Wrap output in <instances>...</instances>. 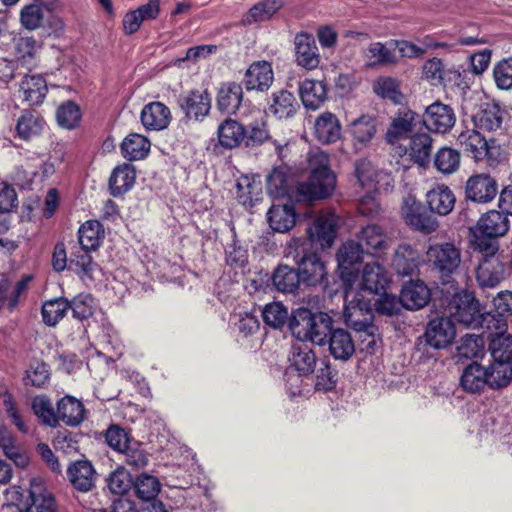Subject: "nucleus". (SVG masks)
<instances>
[{"label":"nucleus","instance_id":"f3484780","mask_svg":"<svg viewBox=\"0 0 512 512\" xmlns=\"http://www.w3.org/2000/svg\"><path fill=\"white\" fill-rule=\"evenodd\" d=\"M66 474L69 483L79 492H89L95 486L96 471L88 460L71 462L67 467Z\"/></svg>","mask_w":512,"mask_h":512},{"label":"nucleus","instance_id":"7ed1b4c3","mask_svg":"<svg viewBox=\"0 0 512 512\" xmlns=\"http://www.w3.org/2000/svg\"><path fill=\"white\" fill-rule=\"evenodd\" d=\"M427 262L443 283L453 281L462 264L461 249L453 242L431 244L426 251Z\"/></svg>","mask_w":512,"mask_h":512},{"label":"nucleus","instance_id":"4c0bfd02","mask_svg":"<svg viewBox=\"0 0 512 512\" xmlns=\"http://www.w3.org/2000/svg\"><path fill=\"white\" fill-rule=\"evenodd\" d=\"M299 94L306 108L316 110L326 100V85L322 81L305 79L299 85Z\"/></svg>","mask_w":512,"mask_h":512},{"label":"nucleus","instance_id":"13d9d810","mask_svg":"<svg viewBox=\"0 0 512 512\" xmlns=\"http://www.w3.org/2000/svg\"><path fill=\"white\" fill-rule=\"evenodd\" d=\"M270 135L267 121L264 116L254 119L245 127V146L254 147L262 145L269 140Z\"/></svg>","mask_w":512,"mask_h":512},{"label":"nucleus","instance_id":"69168bd1","mask_svg":"<svg viewBox=\"0 0 512 512\" xmlns=\"http://www.w3.org/2000/svg\"><path fill=\"white\" fill-rule=\"evenodd\" d=\"M373 89L378 96L389 99L395 104H399L403 100L397 81L391 77H380L374 83Z\"/></svg>","mask_w":512,"mask_h":512},{"label":"nucleus","instance_id":"1a4fd4ad","mask_svg":"<svg viewBox=\"0 0 512 512\" xmlns=\"http://www.w3.org/2000/svg\"><path fill=\"white\" fill-rule=\"evenodd\" d=\"M401 215L406 224L426 234L436 231L438 227L437 220L425 211L413 195L403 199Z\"/></svg>","mask_w":512,"mask_h":512},{"label":"nucleus","instance_id":"39448f33","mask_svg":"<svg viewBox=\"0 0 512 512\" xmlns=\"http://www.w3.org/2000/svg\"><path fill=\"white\" fill-rule=\"evenodd\" d=\"M304 244L302 239H292L287 245L286 256L294 254L293 260L298 265L301 281L308 286H316L324 281L327 275L326 267L316 253L304 254L300 257L299 250L304 251Z\"/></svg>","mask_w":512,"mask_h":512},{"label":"nucleus","instance_id":"cd10ccee","mask_svg":"<svg viewBox=\"0 0 512 512\" xmlns=\"http://www.w3.org/2000/svg\"><path fill=\"white\" fill-rule=\"evenodd\" d=\"M243 100V89L236 82L222 83L217 92V109L225 114H235Z\"/></svg>","mask_w":512,"mask_h":512},{"label":"nucleus","instance_id":"9d476101","mask_svg":"<svg viewBox=\"0 0 512 512\" xmlns=\"http://www.w3.org/2000/svg\"><path fill=\"white\" fill-rule=\"evenodd\" d=\"M497 193L498 183L494 177L487 173L470 176L465 185L466 199L475 203H489L496 197Z\"/></svg>","mask_w":512,"mask_h":512},{"label":"nucleus","instance_id":"680f3d73","mask_svg":"<svg viewBox=\"0 0 512 512\" xmlns=\"http://www.w3.org/2000/svg\"><path fill=\"white\" fill-rule=\"evenodd\" d=\"M434 165L443 174L454 173L460 165V154L457 150L443 147L435 155Z\"/></svg>","mask_w":512,"mask_h":512},{"label":"nucleus","instance_id":"4468645a","mask_svg":"<svg viewBox=\"0 0 512 512\" xmlns=\"http://www.w3.org/2000/svg\"><path fill=\"white\" fill-rule=\"evenodd\" d=\"M420 122V116L416 112L407 108L399 109L385 134L387 143L396 145L399 141L408 138L416 124Z\"/></svg>","mask_w":512,"mask_h":512},{"label":"nucleus","instance_id":"f8f14e48","mask_svg":"<svg viewBox=\"0 0 512 512\" xmlns=\"http://www.w3.org/2000/svg\"><path fill=\"white\" fill-rule=\"evenodd\" d=\"M504 257L483 258L476 268V281L485 288H496L507 277Z\"/></svg>","mask_w":512,"mask_h":512},{"label":"nucleus","instance_id":"a878e982","mask_svg":"<svg viewBox=\"0 0 512 512\" xmlns=\"http://www.w3.org/2000/svg\"><path fill=\"white\" fill-rule=\"evenodd\" d=\"M140 118L147 130L160 131L170 124L171 112L162 102H151L143 107Z\"/></svg>","mask_w":512,"mask_h":512},{"label":"nucleus","instance_id":"c9c22d12","mask_svg":"<svg viewBox=\"0 0 512 512\" xmlns=\"http://www.w3.org/2000/svg\"><path fill=\"white\" fill-rule=\"evenodd\" d=\"M269 226L276 232L285 233L295 225L294 208L288 204H274L267 212Z\"/></svg>","mask_w":512,"mask_h":512},{"label":"nucleus","instance_id":"ddd939ff","mask_svg":"<svg viewBox=\"0 0 512 512\" xmlns=\"http://www.w3.org/2000/svg\"><path fill=\"white\" fill-rule=\"evenodd\" d=\"M493 306L494 313H485L482 327L489 331H506L507 322L505 316L512 315V291H500L493 298Z\"/></svg>","mask_w":512,"mask_h":512},{"label":"nucleus","instance_id":"aec40b11","mask_svg":"<svg viewBox=\"0 0 512 512\" xmlns=\"http://www.w3.org/2000/svg\"><path fill=\"white\" fill-rule=\"evenodd\" d=\"M274 80L272 66L267 61L253 62L245 72L243 84L247 91H267Z\"/></svg>","mask_w":512,"mask_h":512},{"label":"nucleus","instance_id":"c85d7f7f","mask_svg":"<svg viewBox=\"0 0 512 512\" xmlns=\"http://www.w3.org/2000/svg\"><path fill=\"white\" fill-rule=\"evenodd\" d=\"M348 131L353 138L355 147L362 149L366 147L376 135V119L371 115L363 114L350 122Z\"/></svg>","mask_w":512,"mask_h":512},{"label":"nucleus","instance_id":"20e7f679","mask_svg":"<svg viewBox=\"0 0 512 512\" xmlns=\"http://www.w3.org/2000/svg\"><path fill=\"white\" fill-rule=\"evenodd\" d=\"M355 173L360 186L367 192V195L360 200L358 211L363 216H373L377 212V204L371 196V193L379 192L381 190V180H384L388 185L391 179L390 175L377 172L372 163L367 160H360L357 162Z\"/></svg>","mask_w":512,"mask_h":512},{"label":"nucleus","instance_id":"37998d69","mask_svg":"<svg viewBox=\"0 0 512 512\" xmlns=\"http://www.w3.org/2000/svg\"><path fill=\"white\" fill-rule=\"evenodd\" d=\"M504 111L495 103H486L474 115L475 125L483 130L495 131L500 128L503 121Z\"/></svg>","mask_w":512,"mask_h":512},{"label":"nucleus","instance_id":"09e8293b","mask_svg":"<svg viewBox=\"0 0 512 512\" xmlns=\"http://www.w3.org/2000/svg\"><path fill=\"white\" fill-rule=\"evenodd\" d=\"M432 138L427 133H418L411 137L409 154L411 159L420 166L430 162Z\"/></svg>","mask_w":512,"mask_h":512},{"label":"nucleus","instance_id":"72a5a7b5","mask_svg":"<svg viewBox=\"0 0 512 512\" xmlns=\"http://www.w3.org/2000/svg\"><path fill=\"white\" fill-rule=\"evenodd\" d=\"M85 419V408L81 401L66 395L57 403V421H63L68 426H78Z\"/></svg>","mask_w":512,"mask_h":512},{"label":"nucleus","instance_id":"9b49d317","mask_svg":"<svg viewBox=\"0 0 512 512\" xmlns=\"http://www.w3.org/2000/svg\"><path fill=\"white\" fill-rule=\"evenodd\" d=\"M420 119L429 131L445 134L455 125L456 115L449 105L435 102L426 108Z\"/></svg>","mask_w":512,"mask_h":512},{"label":"nucleus","instance_id":"dca6fc26","mask_svg":"<svg viewBox=\"0 0 512 512\" xmlns=\"http://www.w3.org/2000/svg\"><path fill=\"white\" fill-rule=\"evenodd\" d=\"M455 336V325L448 317H437L430 320L425 331L427 344L436 349L449 346Z\"/></svg>","mask_w":512,"mask_h":512},{"label":"nucleus","instance_id":"412c9836","mask_svg":"<svg viewBox=\"0 0 512 512\" xmlns=\"http://www.w3.org/2000/svg\"><path fill=\"white\" fill-rule=\"evenodd\" d=\"M343 318L348 327L358 332L373 323V312L368 302L354 298L345 305Z\"/></svg>","mask_w":512,"mask_h":512},{"label":"nucleus","instance_id":"a19ab883","mask_svg":"<svg viewBox=\"0 0 512 512\" xmlns=\"http://www.w3.org/2000/svg\"><path fill=\"white\" fill-rule=\"evenodd\" d=\"M460 385L468 393L481 392L485 386H488L485 368L477 363L468 365L461 375Z\"/></svg>","mask_w":512,"mask_h":512},{"label":"nucleus","instance_id":"7c9ffc66","mask_svg":"<svg viewBox=\"0 0 512 512\" xmlns=\"http://www.w3.org/2000/svg\"><path fill=\"white\" fill-rule=\"evenodd\" d=\"M217 136L220 146L225 149L245 145V126L234 119H225L218 126Z\"/></svg>","mask_w":512,"mask_h":512},{"label":"nucleus","instance_id":"603ef678","mask_svg":"<svg viewBox=\"0 0 512 512\" xmlns=\"http://www.w3.org/2000/svg\"><path fill=\"white\" fill-rule=\"evenodd\" d=\"M236 197L244 206H253L261 194V183L247 175H242L236 182Z\"/></svg>","mask_w":512,"mask_h":512},{"label":"nucleus","instance_id":"58836bf2","mask_svg":"<svg viewBox=\"0 0 512 512\" xmlns=\"http://www.w3.org/2000/svg\"><path fill=\"white\" fill-rule=\"evenodd\" d=\"M389 282L388 273L384 266L378 262L367 263L362 273V288L378 294L384 290Z\"/></svg>","mask_w":512,"mask_h":512},{"label":"nucleus","instance_id":"3c124183","mask_svg":"<svg viewBox=\"0 0 512 512\" xmlns=\"http://www.w3.org/2000/svg\"><path fill=\"white\" fill-rule=\"evenodd\" d=\"M499 237L489 236L478 229H471V239L470 244L474 251L479 252L483 258L488 257H502L503 255L499 254Z\"/></svg>","mask_w":512,"mask_h":512},{"label":"nucleus","instance_id":"5701e85b","mask_svg":"<svg viewBox=\"0 0 512 512\" xmlns=\"http://www.w3.org/2000/svg\"><path fill=\"white\" fill-rule=\"evenodd\" d=\"M179 105L188 118L200 120L211 109V97L207 91L193 90L179 98Z\"/></svg>","mask_w":512,"mask_h":512},{"label":"nucleus","instance_id":"052dcab7","mask_svg":"<svg viewBox=\"0 0 512 512\" xmlns=\"http://www.w3.org/2000/svg\"><path fill=\"white\" fill-rule=\"evenodd\" d=\"M39 4H26L19 13V21L21 26L28 31L38 30L43 26L44 12Z\"/></svg>","mask_w":512,"mask_h":512},{"label":"nucleus","instance_id":"393cba45","mask_svg":"<svg viewBox=\"0 0 512 512\" xmlns=\"http://www.w3.org/2000/svg\"><path fill=\"white\" fill-rule=\"evenodd\" d=\"M420 254L409 244H401L395 250L392 267L398 275L412 277L418 271Z\"/></svg>","mask_w":512,"mask_h":512},{"label":"nucleus","instance_id":"473e14b6","mask_svg":"<svg viewBox=\"0 0 512 512\" xmlns=\"http://www.w3.org/2000/svg\"><path fill=\"white\" fill-rule=\"evenodd\" d=\"M327 343L330 354L336 360L347 361L355 352V344L350 333L342 328L333 329Z\"/></svg>","mask_w":512,"mask_h":512},{"label":"nucleus","instance_id":"f03ea898","mask_svg":"<svg viewBox=\"0 0 512 512\" xmlns=\"http://www.w3.org/2000/svg\"><path fill=\"white\" fill-rule=\"evenodd\" d=\"M292 335L299 341H310L324 345L333 330L332 319L325 313L314 314L308 309H299L289 323Z\"/></svg>","mask_w":512,"mask_h":512},{"label":"nucleus","instance_id":"b1692460","mask_svg":"<svg viewBox=\"0 0 512 512\" xmlns=\"http://www.w3.org/2000/svg\"><path fill=\"white\" fill-rule=\"evenodd\" d=\"M289 362L290 369L300 375H310L315 371L317 358L309 344L299 341L291 347Z\"/></svg>","mask_w":512,"mask_h":512},{"label":"nucleus","instance_id":"0eeeda50","mask_svg":"<svg viewBox=\"0 0 512 512\" xmlns=\"http://www.w3.org/2000/svg\"><path fill=\"white\" fill-rule=\"evenodd\" d=\"M338 217L334 213H321L306 232L312 247L321 249L332 246L337 233Z\"/></svg>","mask_w":512,"mask_h":512},{"label":"nucleus","instance_id":"6ab92c4d","mask_svg":"<svg viewBox=\"0 0 512 512\" xmlns=\"http://www.w3.org/2000/svg\"><path fill=\"white\" fill-rule=\"evenodd\" d=\"M296 63L307 69H316L320 64V54L314 37L307 33H299L294 39Z\"/></svg>","mask_w":512,"mask_h":512},{"label":"nucleus","instance_id":"2eb2a0df","mask_svg":"<svg viewBox=\"0 0 512 512\" xmlns=\"http://www.w3.org/2000/svg\"><path fill=\"white\" fill-rule=\"evenodd\" d=\"M41 44L34 36L15 34L12 38V53L18 65L32 69L37 64Z\"/></svg>","mask_w":512,"mask_h":512},{"label":"nucleus","instance_id":"a18cd8bd","mask_svg":"<svg viewBox=\"0 0 512 512\" xmlns=\"http://www.w3.org/2000/svg\"><path fill=\"white\" fill-rule=\"evenodd\" d=\"M20 89L23 92L24 100L29 105L41 104L48 91L46 80L40 75L24 77L20 84Z\"/></svg>","mask_w":512,"mask_h":512},{"label":"nucleus","instance_id":"8fccbe9b","mask_svg":"<svg viewBox=\"0 0 512 512\" xmlns=\"http://www.w3.org/2000/svg\"><path fill=\"white\" fill-rule=\"evenodd\" d=\"M102 224L97 220H88L78 230L79 246L88 250H96L103 238Z\"/></svg>","mask_w":512,"mask_h":512},{"label":"nucleus","instance_id":"4be33fe9","mask_svg":"<svg viewBox=\"0 0 512 512\" xmlns=\"http://www.w3.org/2000/svg\"><path fill=\"white\" fill-rule=\"evenodd\" d=\"M462 150L476 161L491 157L488 141L475 129L462 131L457 138Z\"/></svg>","mask_w":512,"mask_h":512},{"label":"nucleus","instance_id":"c756f323","mask_svg":"<svg viewBox=\"0 0 512 512\" xmlns=\"http://www.w3.org/2000/svg\"><path fill=\"white\" fill-rule=\"evenodd\" d=\"M474 228L486 235L501 237L509 231L510 221L502 210H490L479 218Z\"/></svg>","mask_w":512,"mask_h":512},{"label":"nucleus","instance_id":"774afa93","mask_svg":"<svg viewBox=\"0 0 512 512\" xmlns=\"http://www.w3.org/2000/svg\"><path fill=\"white\" fill-rule=\"evenodd\" d=\"M56 118L60 126L73 129L81 120L80 108L74 102L67 101L59 106Z\"/></svg>","mask_w":512,"mask_h":512},{"label":"nucleus","instance_id":"338daca9","mask_svg":"<svg viewBox=\"0 0 512 512\" xmlns=\"http://www.w3.org/2000/svg\"><path fill=\"white\" fill-rule=\"evenodd\" d=\"M262 316L266 325L277 329L281 328L286 323L288 311L282 303L273 302L265 305Z\"/></svg>","mask_w":512,"mask_h":512},{"label":"nucleus","instance_id":"0e129e2a","mask_svg":"<svg viewBox=\"0 0 512 512\" xmlns=\"http://www.w3.org/2000/svg\"><path fill=\"white\" fill-rule=\"evenodd\" d=\"M32 410L43 424L50 427L58 425L57 412L54 411L53 405L47 396H36L32 400Z\"/></svg>","mask_w":512,"mask_h":512},{"label":"nucleus","instance_id":"bf43d9fd","mask_svg":"<svg viewBox=\"0 0 512 512\" xmlns=\"http://www.w3.org/2000/svg\"><path fill=\"white\" fill-rule=\"evenodd\" d=\"M280 2L276 0H263L255 4L249 12L244 16L245 24L262 22L270 19L280 8Z\"/></svg>","mask_w":512,"mask_h":512},{"label":"nucleus","instance_id":"f257e3e1","mask_svg":"<svg viewBox=\"0 0 512 512\" xmlns=\"http://www.w3.org/2000/svg\"><path fill=\"white\" fill-rule=\"evenodd\" d=\"M309 177L294 184L287 167H277L267 177L268 193L278 199L296 202H313L329 197L336 185V176L330 169L329 156L321 150L308 154Z\"/></svg>","mask_w":512,"mask_h":512},{"label":"nucleus","instance_id":"e2e57ef3","mask_svg":"<svg viewBox=\"0 0 512 512\" xmlns=\"http://www.w3.org/2000/svg\"><path fill=\"white\" fill-rule=\"evenodd\" d=\"M134 489L139 499L151 501L160 492V482L152 475L141 474L134 482Z\"/></svg>","mask_w":512,"mask_h":512},{"label":"nucleus","instance_id":"2f4dec72","mask_svg":"<svg viewBox=\"0 0 512 512\" xmlns=\"http://www.w3.org/2000/svg\"><path fill=\"white\" fill-rule=\"evenodd\" d=\"M299 108L294 94L282 89L272 94L268 110L278 119H288L293 117Z\"/></svg>","mask_w":512,"mask_h":512},{"label":"nucleus","instance_id":"ea45409f","mask_svg":"<svg viewBox=\"0 0 512 512\" xmlns=\"http://www.w3.org/2000/svg\"><path fill=\"white\" fill-rule=\"evenodd\" d=\"M401 296L404 308L418 310L428 303L430 290L423 282H410L402 288Z\"/></svg>","mask_w":512,"mask_h":512},{"label":"nucleus","instance_id":"79ce46f5","mask_svg":"<svg viewBox=\"0 0 512 512\" xmlns=\"http://www.w3.org/2000/svg\"><path fill=\"white\" fill-rule=\"evenodd\" d=\"M423 75L426 79L433 82V84H444L447 81H454L459 84L461 73L457 69L445 70L443 63L438 58H433L425 62L423 66Z\"/></svg>","mask_w":512,"mask_h":512},{"label":"nucleus","instance_id":"5fc2aeb1","mask_svg":"<svg viewBox=\"0 0 512 512\" xmlns=\"http://www.w3.org/2000/svg\"><path fill=\"white\" fill-rule=\"evenodd\" d=\"M489 349L493 360H503L512 364V335L503 332L490 331Z\"/></svg>","mask_w":512,"mask_h":512},{"label":"nucleus","instance_id":"bb28decb","mask_svg":"<svg viewBox=\"0 0 512 512\" xmlns=\"http://www.w3.org/2000/svg\"><path fill=\"white\" fill-rule=\"evenodd\" d=\"M342 127L339 119L331 112L321 113L314 123V135L323 144H332L341 138Z\"/></svg>","mask_w":512,"mask_h":512},{"label":"nucleus","instance_id":"6e6552de","mask_svg":"<svg viewBox=\"0 0 512 512\" xmlns=\"http://www.w3.org/2000/svg\"><path fill=\"white\" fill-rule=\"evenodd\" d=\"M449 309L450 314L457 322L465 326L480 325L482 327L485 314H480L479 302L472 293L464 291L456 294Z\"/></svg>","mask_w":512,"mask_h":512},{"label":"nucleus","instance_id":"4d7b16f0","mask_svg":"<svg viewBox=\"0 0 512 512\" xmlns=\"http://www.w3.org/2000/svg\"><path fill=\"white\" fill-rule=\"evenodd\" d=\"M90 251L82 246H75L70 253L69 268L84 276L91 277L97 265L93 262L89 254Z\"/></svg>","mask_w":512,"mask_h":512},{"label":"nucleus","instance_id":"a211bd4d","mask_svg":"<svg viewBox=\"0 0 512 512\" xmlns=\"http://www.w3.org/2000/svg\"><path fill=\"white\" fill-rule=\"evenodd\" d=\"M357 240L363 248H366L365 252L373 256L384 253L390 248L392 242L382 227L376 224L363 227L357 234Z\"/></svg>","mask_w":512,"mask_h":512},{"label":"nucleus","instance_id":"de8ad7c7","mask_svg":"<svg viewBox=\"0 0 512 512\" xmlns=\"http://www.w3.org/2000/svg\"><path fill=\"white\" fill-rule=\"evenodd\" d=\"M45 127V121L39 115L24 111L17 120L16 131L19 138L30 140L40 135Z\"/></svg>","mask_w":512,"mask_h":512},{"label":"nucleus","instance_id":"864d4df0","mask_svg":"<svg viewBox=\"0 0 512 512\" xmlns=\"http://www.w3.org/2000/svg\"><path fill=\"white\" fill-rule=\"evenodd\" d=\"M487 372L488 386L500 389L507 386L512 380V364L503 360H493Z\"/></svg>","mask_w":512,"mask_h":512},{"label":"nucleus","instance_id":"e433bc0d","mask_svg":"<svg viewBox=\"0 0 512 512\" xmlns=\"http://www.w3.org/2000/svg\"><path fill=\"white\" fill-rule=\"evenodd\" d=\"M136 172L131 164L117 166L110 178L109 189L113 196H120L129 191L135 184Z\"/></svg>","mask_w":512,"mask_h":512},{"label":"nucleus","instance_id":"c03bdc74","mask_svg":"<svg viewBox=\"0 0 512 512\" xmlns=\"http://www.w3.org/2000/svg\"><path fill=\"white\" fill-rule=\"evenodd\" d=\"M150 151V141L138 133H130L121 143L124 158L134 161L145 158Z\"/></svg>","mask_w":512,"mask_h":512},{"label":"nucleus","instance_id":"423d86ee","mask_svg":"<svg viewBox=\"0 0 512 512\" xmlns=\"http://www.w3.org/2000/svg\"><path fill=\"white\" fill-rule=\"evenodd\" d=\"M365 250L361 243L350 240L344 243L337 252L339 276L342 282L350 287L358 278L359 268L363 261Z\"/></svg>","mask_w":512,"mask_h":512},{"label":"nucleus","instance_id":"49530a36","mask_svg":"<svg viewBox=\"0 0 512 512\" xmlns=\"http://www.w3.org/2000/svg\"><path fill=\"white\" fill-rule=\"evenodd\" d=\"M272 282L278 291L294 293L302 281L298 269L295 270L288 265H279L273 274Z\"/></svg>","mask_w":512,"mask_h":512},{"label":"nucleus","instance_id":"f704fd0d","mask_svg":"<svg viewBox=\"0 0 512 512\" xmlns=\"http://www.w3.org/2000/svg\"><path fill=\"white\" fill-rule=\"evenodd\" d=\"M456 198L446 185H437L427 193V203L430 210L438 215H448L454 208Z\"/></svg>","mask_w":512,"mask_h":512},{"label":"nucleus","instance_id":"6e6d98bb","mask_svg":"<svg viewBox=\"0 0 512 512\" xmlns=\"http://www.w3.org/2000/svg\"><path fill=\"white\" fill-rule=\"evenodd\" d=\"M69 309L70 303L65 298L47 300L41 310L44 323L48 326H55L64 318Z\"/></svg>","mask_w":512,"mask_h":512}]
</instances>
